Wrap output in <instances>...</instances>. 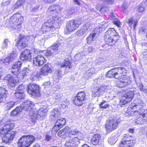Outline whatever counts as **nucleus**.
Returning a JSON list of instances; mask_svg holds the SVG:
<instances>
[{
  "label": "nucleus",
  "mask_w": 147,
  "mask_h": 147,
  "mask_svg": "<svg viewBox=\"0 0 147 147\" xmlns=\"http://www.w3.org/2000/svg\"><path fill=\"white\" fill-rule=\"evenodd\" d=\"M126 70L124 67H118L113 68L107 73L106 76L108 78L118 79L117 86L119 88H123L129 84L131 81L128 79L121 78L123 74L126 73Z\"/></svg>",
  "instance_id": "nucleus-1"
},
{
  "label": "nucleus",
  "mask_w": 147,
  "mask_h": 147,
  "mask_svg": "<svg viewBox=\"0 0 147 147\" xmlns=\"http://www.w3.org/2000/svg\"><path fill=\"white\" fill-rule=\"evenodd\" d=\"M118 34L113 28H110L105 33L104 40L106 44L110 46L113 45L118 38Z\"/></svg>",
  "instance_id": "nucleus-2"
},
{
  "label": "nucleus",
  "mask_w": 147,
  "mask_h": 147,
  "mask_svg": "<svg viewBox=\"0 0 147 147\" xmlns=\"http://www.w3.org/2000/svg\"><path fill=\"white\" fill-rule=\"evenodd\" d=\"M54 23L51 18V19L47 20L42 26V28L43 32H45L46 34L44 36L46 38H48L52 36V30L57 28L54 25Z\"/></svg>",
  "instance_id": "nucleus-3"
},
{
  "label": "nucleus",
  "mask_w": 147,
  "mask_h": 147,
  "mask_svg": "<svg viewBox=\"0 0 147 147\" xmlns=\"http://www.w3.org/2000/svg\"><path fill=\"white\" fill-rule=\"evenodd\" d=\"M82 22V21L81 19L69 21L66 24L65 33L69 34L74 31L78 28Z\"/></svg>",
  "instance_id": "nucleus-4"
},
{
  "label": "nucleus",
  "mask_w": 147,
  "mask_h": 147,
  "mask_svg": "<svg viewBox=\"0 0 147 147\" xmlns=\"http://www.w3.org/2000/svg\"><path fill=\"white\" fill-rule=\"evenodd\" d=\"M35 140V138L33 136H23L18 140V145L19 147H28Z\"/></svg>",
  "instance_id": "nucleus-5"
},
{
  "label": "nucleus",
  "mask_w": 147,
  "mask_h": 147,
  "mask_svg": "<svg viewBox=\"0 0 147 147\" xmlns=\"http://www.w3.org/2000/svg\"><path fill=\"white\" fill-rule=\"evenodd\" d=\"M23 18H21L19 14L13 15L10 18V26L15 29H20L22 23Z\"/></svg>",
  "instance_id": "nucleus-6"
},
{
  "label": "nucleus",
  "mask_w": 147,
  "mask_h": 147,
  "mask_svg": "<svg viewBox=\"0 0 147 147\" xmlns=\"http://www.w3.org/2000/svg\"><path fill=\"white\" fill-rule=\"evenodd\" d=\"M135 144V141L132 136L127 134L124 135L119 144V147H130L133 146Z\"/></svg>",
  "instance_id": "nucleus-7"
},
{
  "label": "nucleus",
  "mask_w": 147,
  "mask_h": 147,
  "mask_svg": "<svg viewBox=\"0 0 147 147\" xmlns=\"http://www.w3.org/2000/svg\"><path fill=\"white\" fill-rule=\"evenodd\" d=\"M138 102L136 103L134 105H132L133 106L134 109H135V108H136L138 110L134 111V113L135 115H137V114H140L143 119L147 120V113H144L143 114L140 113L141 112L140 111H141L143 109V106L144 105V103L143 101L141 100L138 99H137Z\"/></svg>",
  "instance_id": "nucleus-8"
},
{
  "label": "nucleus",
  "mask_w": 147,
  "mask_h": 147,
  "mask_svg": "<svg viewBox=\"0 0 147 147\" xmlns=\"http://www.w3.org/2000/svg\"><path fill=\"white\" fill-rule=\"evenodd\" d=\"M119 122L120 121L117 119L107 120L105 125L106 131L108 132H110L116 129Z\"/></svg>",
  "instance_id": "nucleus-9"
},
{
  "label": "nucleus",
  "mask_w": 147,
  "mask_h": 147,
  "mask_svg": "<svg viewBox=\"0 0 147 147\" xmlns=\"http://www.w3.org/2000/svg\"><path fill=\"white\" fill-rule=\"evenodd\" d=\"M39 87L35 84H30L28 86L27 92L32 96L35 97L40 95Z\"/></svg>",
  "instance_id": "nucleus-10"
},
{
  "label": "nucleus",
  "mask_w": 147,
  "mask_h": 147,
  "mask_svg": "<svg viewBox=\"0 0 147 147\" xmlns=\"http://www.w3.org/2000/svg\"><path fill=\"white\" fill-rule=\"evenodd\" d=\"M85 96L86 94L84 92L78 93L74 98V104L77 106L82 105L85 100Z\"/></svg>",
  "instance_id": "nucleus-11"
},
{
  "label": "nucleus",
  "mask_w": 147,
  "mask_h": 147,
  "mask_svg": "<svg viewBox=\"0 0 147 147\" xmlns=\"http://www.w3.org/2000/svg\"><path fill=\"white\" fill-rule=\"evenodd\" d=\"M134 95V91H130L121 97L120 100L119 105L121 106L129 102L132 100Z\"/></svg>",
  "instance_id": "nucleus-12"
},
{
  "label": "nucleus",
  "mask_w": 147,
  "mask_h": 147,
  "mask_svg": "<svg viewBox=\"0 0 147 147\" xmlns=\"http://www.w3.org/2000/svg\"><path fill=\"white\" fill-rule=\"evenodd\" d=\"M106 86H100L93 88L92 90V97H99L107 90Z\"/></svg>",
  "instance_id": "nucleus-13"
},
{
  "label": "nucleus",
  "mask_w": 147,
  "mask_h": 147,
  "mask_svg": "<svg viewBox=\"0 0 147 147\" xmlns=\"http://www.w3.org/2000/svg\"><path fill=\"white\" fill-rule=\"evenodd\" d=\"M82 137H74L70 139L66 142L65 144L66 147H77L80 143V140L81 139Z\"/></svg>",
  "instance_id": "nucleus-14"
},
{
  "label": "nucleus",
  "mask_w": 147,
  "mask_h": 147,
  "mask_svg": "<svg viewBox=\"0 0 147 147\" xmlns=\"http://www.w3.org/2000/svg\"><path fill=\"white\" fill-rule=\"evenodd\" d=\"M61 45L60 43H57L49 48L45 53L46 55L47 56H51L56 55Z\"/></svg>",
  "instance_id": "nucleus-15"
},
{
  "label": "nucleus",
  "mask_w": 147,
  "mask_h": 147,
  "mask_svg": "<svg viewBox=\"0 0 147 147\" xmlns=\"http://www.w3.org/2000/svg\"><path fill=\"white\" fill-rule=\"evenodd\" d=\"M14 124L10 123L6 125L0 130V136L2 138H3L6 134L10 132V131L13 128Z\"/></svg>",
  "instance_id": "nucleus-16"
},
{
  "label": "nucleus",
  "mask_w": 147,
  "mask_h": 147,
  "mask_svg": "<svg viewBox=\"0 0 147 147\" xmlns=\"http://www.w3.org/2000/svg\"><path fill=\"white\" fill-rule=\"evenodd\" d=\"M4 79L8 81L9 86L12 87H14L16 84L19 81L18 78L14 77L10 74L6 75L4 77Z\"/></svg>",
  "instance_id": "nucleus-17"
},
{
  "label": "nucleus",
  "mask_w": 147,
  "mask_h": 147,
  "mask_svg": "<svg viewBox=\"0 0 147 147\" xmlns=\"http://www.w3.org/2000/svg\"><path fill=\"white\" fill-rule=\"evenodd\" d=\"M46 61V60L44 56L41 55H37L33 59V64L34 65L38 66H40Z\"/></svg>",
  "instance_id": "nucleus-18"
},
{
  "label": "nucleus",
  "mask_w": 147,
  "mask_h": 147,
  "mask_svg": "<svg viewBox=\"0 0 147 147\" xmlns=\"http://www.w3.org/2000/svg\"><path fill=\"white\" fill-rule=\"evenodd\" d=\"M67 137L70 138H73L74 137L78 136L79 137H83L82 134L76 129H73L71 128L67 127Z\"/></svg>",
  "instance_id": "nucleus-19"
},
{
  "label": "nucleus",
  "mask_w": 147,
  "mask_h": 147,
  "mask_svg": "<svg viewBox=\"0 0 147 147\" xmlns=\"http://www.w3.org/2000/svg\"><path fill=\"white\" fill-rule=\"evenodd\" d=\"M47 110L46 108H41L36 112V113L33 114V116L35 119H38L40 117L43 118L45 116L47 113Z\"/></svg>",
  "instance_id": "nucleus-20"
},
{
  "label": "nucleus",
  "mask_w": 147,
  "mask_h": 147,
  "mask_svg": "<svg viewBox=\"0 0 147 147\" xmlns=\"http://www.w3.org/2000/svg\"><path fill=\"white\" fill-rule=\"evenodd\" d=\"M33 105L32 102L28 100H27L23 102L20 107L22 108V110L23 109L25 111L31 112L32 107H33Z\"/></svg>",
  "instance_id": "nucleus-21"
},
{
  "label": "nucleus",
  "mask_w": 147,
  "mask_h": 147,
  "mask_svg": "<svg viewBox=\"0 0 147 147\" xmlns=\"http://www.w3.org/2000/svg\"><path fill=\"white\" fill-rule=\"evenodd\" d=\"M26 42V36L20 35L19 41L16 43V45L19 49L24 48L27 45Z\"/></svg>",
  "instance_id": "nucleus-22"
},
{
  "label": "nucleus",
  "mask_w": 147,
  "mask_h": 147,
  "mask_svg": "<svg viewBox=\"0 0 147 147\" xmlns=\"http://www.w3.org/2000/svg\"><path fill=\"white\" fill-rule=\"evenodd\" d=\"M9 133L6 134V135L3 138H2L3 141L7 144L10 143L12 141L16 134L17 132L12 131L10 133Z\"/></svg>",
  "instance_id": "nucleus-23"
},
{
  "label": "nucleus",
  "mask_w": 147,
  "mask_h": 147,
  "mask_svg": "<svg viewBox=\"0 0 147 147\" xmlns=\"http://www.w3.org/2000/svg\"><path fill=\"white\" fill-rule=\"evenodd\" d=\"M31 54L30 50L26 49L22 53L20 56V59L23 61L29 60L31 59Z\"/></svg>",
  "instance_id": "nucleus-24"
},
{
  "label": "nucleus",
  "mask_w": 147,
  "mask_h": 147,
  "mask_svg": "<svg viewBox=\"0 0 147 147\" xmlns=\"http://www.w3.org/2000/svg\"><path fill=\"white\" fill-rule=\"evenodd\" d=\"M52 72L51 65L47 63L41 68L40 73L42 76H45L47 75L48 73H51Z\"/></svg>",
  "instance_id": "nucleus-25"
},
{
  "label": "nucleus",
  "mask_w": 147,
  "mask_h": 147,
  "mask_svg": "<svg viewBox=\"0 0 147 147\" xmlns=\"http://www.w3.org/2000/svg\"><path fill=\"white\" fill-rule=\"evenodd\" d=\"M61 11L59 5L53 4L51 5L48 8V12L50 14H58Z\"/></svg>",
  "instance_id": "nucleus-26"
},
{
  "label": "nucleus",
  "mask_w": 147,
  "mask_h": 147,
  "mask_svg": "<svg viewBox=\"0 0 147 147\" xmlns=\"http://www.w3.org/2000/svg\"><path fill=\"white\" fill-rule=\"evenodd\" d=\"M138 20L134 19V17H132L131 18H128L126 21V22L128 24L129 27L132 28L133 26V28L134 30L136 27V25L138 24Z\"/></svg>",
  "instance_id": "nucleus-27"
},
{
  "label": "nucleus",
  "mask_w": 147,
  "mask_h": 147,
  "mask_svg": "<svg viewBox=\"0 0 147 147\" xmlns=\"http://www.w3.org/2000/svg\"><path fill=\"white\" fill-rule=\"evenodd\" d=\"M60 114L57 109H54L50 113V117L53 120L60 117Z\"/></svg>",
  "instance_id": "nucleus-28"
},
{
  "label": "nucleus",
  "mask_w": 147,
  "mask_h": 147,
  "mask_svg": "<svg viewBox=\"0 0 147 147\" xmlns=\"http://www.w3.org/2000/svg\"><path fill=\"white\" fill-rule=\"evenodd\" d=\"M8 94L7 91L2 87L0 88V103L5 98Z\"/></svg>",
  "instance_id": "nucleus-29"
},
{
  "label": "nucleus",
  "mask_w": 147,
  "mask_h": 147,
  "mask_svg": "<svg viewBox=\"0 0 147 147\" xmlns=\"http://www.w3.org/2000/svg\"><path fill=\"white\" fill-rule=\"evenodd\" d=\"M14 57V59L16 57V55H11L10 56H9L5 58H2L0 60V62L4 63L5 65H8L12 61L13 59L12 57Z\"/></svg>",
  "instance_id": "nucleus-30"
},
{
  "label": "nucleus",
  "mask_w": 147,
  "mask_h": 147,
  "mask_svg": "<svg viewBox=\"0 0 147 147\" xmlns=\"http://www.w3.org/2000/svg\"><path fill=\"white\" fill-rule=\"evenodd\" d=\"M100 139V136L97 134H93L91 140V142L94 145H96L98 144Z\"/></svg>",
  "instance_id": "nucleus-31"
},
{
  "label": "nucleus",
  "mask_w": 147,
  "mask_h": 147,
  "mask_svg": "<svg viewBox=\"0 0 147 147\" xmlns=\"http://www.w3.org/2000/svg\"><path fill=\"white\" fill-rule=\"evenodd\" d=\"M89 27L90 24L88 23L84 25L79 32V34L82 35L86 33L87 32Z\"/></svg>",
  "instance_id": "nucleus-32"
},
{
  "label": "nucleus",
  "mask_w": 147,
  "mask_h": 147,
  "mask_svg": "<svg viewBox=\"0 0 147 147\" xmlns=\"http://www.w3.org/2000/svg\"><path fill=\"white\" fill-rule=\"evenodd\" d=\"M109 18L110 20L113 21V23L117 26L118 27H120L121 23L119 20L116 18L113 15V14L112 13L111 15H110Z\"/></svg>",
  "instance_id": "nucleus-33"
},
{
  "label": "nucleus",
  "mask_w": 147,
  "mask_h": 147,
  "mask_svg": "<svg viewBox=\"0 0 147 147\" xmlns=\"http://www.w3.org/2000/svg\"><path fill=\"white\" fill-rule=\"evenodd\" d=\"M96 33L94 32H92L88 36L87 38V43L89 44L95 40L96 38Z\"/></svg>",
  "instance_id": "nucleus-34"
},
{
  "label": "nucleus",
  "mask_w": 147,
  "mask_h": 147,
  "mask_svg": "<svg viewBox=\"0 0 147 147\" xmlns=\"http://www.w3.org/2000/svg\"><path fill=\"white\" fill-rule=\"evenodd\" d=\"M51 19L52 20L53 23H54V26L56 27V28H57L59 26V24L61 22V20L60 17L58 16H53L51 17Z\"/></svg>",
  "instance_id": "nucleus-35"
},
{
  "label": "nucleus",
  "mask_w": 147,
  "mask_h": 147,
  "mask_svg": "<svg viewBox=\"0 0 147 147\" xmlns=\"http://www.w3.org/2000/svg\"><path fill=\"white\" fill-rule=\"evenodd\" d=\"M51 19L52 20L53 23H54V26L56 27V28H57L59 26V24L61 22V20L60 17L58 16H53L51 17Z\"/></svg>",
  "instance_id": "nucleus-36"
},
{
  "label": "nucleus",
  "mask_w": 147,
  "mask_h": 147,
  "mask_svg": "<svg viewBox=\"0 0 147 147\" xmlns=\"http://www.w3.org/2000/svg\"><path fill=\"white\" fill-rule=\"evenodd\" d=\"M95 73L96 71L94 69L92 68L87 71L85 73H84V77L88 79L89 77Z\"/></svg>",
  "instance_id": "nucleus-37"
},
{
  "label": "nucleus",
  "mask_w": 147,
  "mask_h": 147,
  "mask_svg": "<svg viewBox=\"0 0 147 147\" xmlns=\"http://www.w3.org/2000/svg\"><path fill=\"white\" fill-rule=\"evenodd\" d=\"M60 65L61 67L65 66H66V68L68 67L69 69L71 67L70 62L67 59H65L62 63H61Z\"/></svg>",
  "instance_id": "nucleus-38"
},
{
  "label": "nucleus",
  "mask_w": 147,
  "mask_h": 147,
  "mask_svg": "<svg viewBox=\"0 0 147 147\" xmlns=\"http://www.w3.org/2000/svg\"><path fill=\"white\" fill-rule=\"evenodd\" d=\"M30 73V71L28 68L27 67L24 68L22 70V73H20V76H21L22 77H18L20 78V79H23L25 76L28 75V74Z\"/></svg>",
  "instance_id": "nucleus-39"
},
{
  "label": "nucleus",
  "mask_w": 147,
  "mask_h": 147,
  "mask_svg": "<svg viewBox=\"0 0 147 147\" xmlns=\"http://www.w3.org/2000/svg\"><path fill=\"white\" fill-rule=\"evenodd\" d=\"M41 76L40 72L37 71H35L31 74L30 78L31 80H34L36 78H41Z\"/></svg>",
  "instance_id": "nucleus-40"
},
{
  "label": "nucleus",
  "mask_w": 147,
  "mask_h": 147,
  "mask_svg": "<svg viewBox=\"0 0 147 147\" xmlns=\"http://www.w3.org/2000/svg\"><path fill=\"white\" fill-rule=\"evenodd\" d=\"M15 102L13 101H9L5 103L4 107L6 110H9L14 107Z\"/></svg>",
  "instance_id": "nucleus-41"
},
{
  "label": "nucleus",
  "mask_w": 147,
  "mask_h": 147,
  "mask_svg": "<svg viewBox=\"0 0 147 147\" xmlns=\"http://www.w3.org/2000/svg\"><path fill=\"white\" fill-rule=\"evenodd\" d=\"M66 123V120L63 118H61L58 119L55 123L57 125H59L61 127H62Z\"/></svg>",
  "instance_id": "nucleus-42"
},
{
  "label": "nucleus",
  "mask_w": 147,
  "mask_h": 147,
  "mask_svg": "<svg viewBox=\"0 0 147 147\" xmlns=\"http://www.w3.org/2000/svg\"><path fill=\"white\" fill-rule=\"evenodd\" d=\"M117 140V136H115L110 137L109 139L108 142L111 145H113L116 143Z\"/></svg>",
  "instance_id": "nucleus-43"
},
{
  "label": "nucleus",
  "mask_w": 147,
  "mask_h": 147,
  "mask_svg": "<svg viewBox=\"0 0 147 147\" xmlns=\"http://www.w3.org/2000/svg\"><path fill=\"white\" fill-rule=\"evenodd\" d=\"M22 108L20 107H17L14 110L12 111L11 113V116H15L22 111Z\"/></svg>",
  "instance_id": "nucleus-44"
},
{
  "label": "nucleus",
  "mask_w": 147,
  "mask_h": 147,
  "mask_svg": "<svg viewBox=\"0 0 147 147\" xmlns=\"http://www.w3.org/2000/svg\"><path fill=\"white\" fill-rule=\"evenodd\" d=\"M67 127H65L62 130H60L58 134V135L61 137L62 136L66 134L67 135Z\"/></svg>",
  "instance_id": "nucleus-45"
},
{
  "label": "nucleus",
  "mask_w": 147,
  "mask_h": 147,
  "mask_svg": "<svg viewBox=\"0 0 147 147\" xmlns=\"http://www.w3.org/2000/svg\"><path fill=\"white\" fill-rule=\"evenodd\" d=\"M11 71L13 74L17 76H20V69H13L11 68Z\"/></svg>",
  "instance_id": "nucleus-46"
},
{
  "label": "nucleus",
  "mask_w": 147,
  "mask_h": 147,
  "mask_svg": "<svg viewBox=\"0 0 147 147\" xmlns=\"http://www.w3.org/2000/svg\"><path fill=\"white\" fill-rule=\"evenodd\" d=\"M15 96L17 98L22 99L24 98L25 94L23 93H20V92L16 90L15 93Z\"/></svg>",
  "instance_id": "nucleus-47"
},
{
  "label": "nucleus",
  "mask_w": 147,
  "mask_h": 147,
  "mask_svg": "<svg viewBox=\"0 0 147 147\" xmlns=\"http://www.w3.org/2000/svg\"><path fill=\"white\" fill-rule=\"evenodd\" d=\"M22 63L20 61H18L17 62L15 63L12 66L11 68L13 69L16 68L20 69L22 66Z\"/></svg>",
  "instance_id": "nucleus-48"
},
{
  "label": "nucleus",
  "mask_w": 147,
  "mask_h": 147,
  "mask_svg": "<svg viewBox=\"0 0 147 147\" xmlns=\"http://www.w3.org/2000/svg\"><path fill=\"white\" fill-rule=\"evenodd\" d=\"M36 36L31 35L26 36L27 41H29L30 42L33 43L34 41L36 38Z\"/></svg>",
  "instance_id": "nucleus-49"
},
{
  "label": "nucleus",
  "mask_w": 147,
  "mask_h": 147,
  "mask_svg": "<svg viewBox=\"0 0 147 147\" xmlns=\"http://www.w3.org/2000/svg\"><path fill=\"white\" fill-rule=\"evenodd\" d=\"M95 106L93 104H90L88 106L87 111L88 113H90L93 111V110Z\"/></svg>",
  "instance_id": "nucleus-50"
},
{
  "label": "nucleus",
  "mask_w": 147,
  "mask_h": 147,
  "mask_svg": "<svg viewBox=\"0 0 147 147\" xmlns=\"http://www.w3.org/2000/svg\"><path fill=\"white\" fill-rule=\"evenodd\" d=\"M25 89V87L24 85L21 84L19 86L18 88H17L16 90L20 92V93H24V90Z\"/></svg>",
  "instance_id": "nucleus-51"
},
{
  "label": "nucleus",
  "mask_w": 147,
  "mask_h": 147,
  "mask_svg": "<svg viewBox=\"0 0 147 147\" xmlns=\"http://www.w3.org/2000/svg\"><path fill=\"white\" fill-rule=\"evenodd\" d=\"M61 127L59 125H57L55 123V126L52 129V133L54 134H55L59 130L60 128Z\"/></svg>",
  "instance_id": "nucleus-52"
},
{
  "label": "nucleus",
  "mask_w": 147,
  "mask_h": 147,
  "mask_svg": "<svg viewBox=\"0 0 147 147\" xmlns=\"http://www.w3.org/2000/svg\"><path fill=\"white\" fill-rule=\"evenodd\" d=\"M74 12V10L71 8H69L68 9L66 10L65 11V13L68 16L72 14Z\"/></svg>",
  "instance_id": "nucleus-53"
},
{
  "label": "nucleus",
  "mask_w": 147,
  "mask_h": 147,
  "mask_svg": "<svg viewBox=\"0 0 147 147\" xmlns=\"http://www.w3.org/2000/svg\"><path fill=\"white\" fill-rule=\"evenodd\" d=\"M101 26H99V25L96 27L95 28V30L94 31H92V32H94L96 33V36L100 33L102 32V29L101 28Z\"/></svg>",
  "instance_id": "nucleus-54"
},
{
  "label": "nucleus",
  "mask_w": 147,
  "mask_h": 147,
  "mask_svg": "<svg viewBox=\"0 0 147 147\" xmlns=\"http://www.w3.org/2000/svg\"><path fill=\"white\" fill-rule=\"evenodd\" d=\"M9 43V42L7 39H5L2 45V48L4 49L7 48L8 44Z\"/></svg>",
  "instance_id": "nucleus-55"
},
{
  "label": "nucleus",
  "mask_w": 147,
  "mask_h": 147,
  "mask_svg": "<svg viewBox=\"0 0 147 147\" xmlns=\"http://www.w3.org/2000/svg\"><path fill=\"white\" fill-rule=\"evenodd\" d=\"M99 26H100L102 30H104L107 27L108 22H103L101 24H100Z\"/></svg>",
  "instance_id": "nucleus-56"
},
{
  "label": "nucleus",
  "mask_w": 147,
  "mask_h": 147,
  "mask_svg": "<svg viewBox=\"0 0 147 147\" xmlns=\"http://www.w3.org/2000/svg\"><path fill=\"white\" fill-rule=\"evenodd\" d=\"M105 101H103L99 105L100 107L101 108L106 109L109 107V105L106 103Z\"/></svg>",
  "instance_id": "nucleus-57"
},
{
  "label": "nucleus",
  "mask_w": 147,
  "mask_h": 147,
  "mask_svg": "<svg viewBox=\"0 0 147 147\" xmlns=\"http://www.w3.org/2000/svg\"><path fill=\"white\" fill-rule=\"evenodd\" d=\"M93 50V49L91 47L86 48L84 49L85 51H86V54L91 53Z\"/></svg>",
  "instance_id": "nucleus-58"
},
{
  "label": "nucleus",
  "mask_w": 147,
  "mask_h": 147,
  "mask_svg": "<svg viewBox=\"0 0 147 147\" xmlns=\"http://www.w3.org/2000/svg\"><path fill=\"white\" fill-rule=\"evenodd\" d=\"M62 97V95L59 93H57L54 97L55 100H59L61 99Z\"/></svg>",
  "instance_id": "nucleus-59"
},
{
  "label": "nucleus",
  "mask_w": 147,
  "mask_h": 147,
  "mask_svg": "<svg viewBox=\"0 0 147 147\" xmlns=\"http://www.w3.org/2000/svg\"><path fill=\"white\" fill-rule=\"evenodd\" d=\"M128 6V5L127 3L124 2L123 3L122 7V11L123 12H124L125 10L127 9Z\"/></svg>",
  "instance_id": "nucleus-60"
},
{
  "label": "nucleus",
  "mask_w": 147,
  "mask_h": 147,
  "mask_svg": "<svg viewBox=\"0 0 147 147\" xmlns=\"http://www.w3.org/2000/svg\"><path fill=\"white\" fill-rule=\"evenodd\" d=\"M52 78L50 79L49 81L46 82L43 84V86H50L51 85V84L52 83L51 82V81H52Z\"/></svg>",
  "instance_id": "nucleus-61"
},
{
  "label": "nucleus",
  "mask_w": 147,
  "mask_h": 147,
  "mask_svg": "<svg viewBox=\"0 0 147 147\" xmlns=\"http://www.w3.org/2000/svg\"><path fill=\"white\" fill-rule=\"evenodd\" d=\"M55 74L58 76V77H62V71H61V70L57 69L56 70Z\"/></svg>",
  "instance_id": "nucleus-62"
},
{
  "label": "nucleus",
  "mask_w": 147,
  "mask_h": 147,
  "mask_svg": "<svg viewBox=\"0 0 147 147\" xmlns=\"http://www.w3.org/2000/svg\"><path fill=\"white\" fill-rule=\"evenodd\" d=\"M25 1V0H18L16 3L18 7L21 6L24 2Z\"/></svg>",
  "instance_id": "nucleus-63"
},
{
  "label": "nucleus",
  "mask_w": 147,
  "mask_h": 147,
  "mask_svg": "<svg viewBox=\"0 0 147 147\" xmlns=\"http://www.w3.org/2000/svg\"><path fill=\"white\" fill-rule=\"evenodd\" d=\"M67 105V103L65 102H63L61 104L60 106L59 107L60 109H64L66 107Z\"/></svg>",
  "instance_id": "nucleus-64"
}]
</instances>
